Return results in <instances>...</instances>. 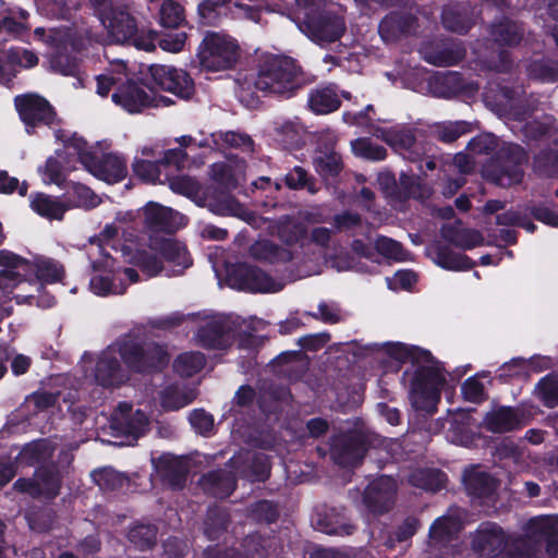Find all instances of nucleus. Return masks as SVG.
<instances>
[{"instance_id":"nucleus-1","label":"nucleus","mask_w":558,"mask_h":558,"mask_svg":"<svg viewBox=\"0 0 558 558\" xmlns=\"http://www.w3.org/2000/svg\"><path fill=\"white\" fill-rule=\"evenodd\" d=\"M137 215L150 234L147 245L134 254L133 263L147 277L161 274L167 277L180 276L192 266L185 244L173 238L154 235L158 232H172L184 226L186 220L183 215L155 202H148Z\"/></svg>"},{"instance_id":"nucleus-2","label":"nucleus","mask_w":558,"mask_h":558,"mask_svg":"<svg viewBox=\"0 0 558 558\" xmlns=\"http://www.w3.org/2000/svg\"><path fill=\"white\" fill-rule=\"evenodd\" d=\"M119 354L125 368L119 364L113 348L99 355L84 354L77 364L76 379L96 384H125L132 379L131 373L150 375L162 371L169 363L167 349L153 341L125 340L119 345Z\"/></svg>"},{"instance_id":"nucleus-3","label":"nucleus","mask_w":558,"mask_h":558,"mask_svg":"<svg viewBox=\"0 0 558 558\" xmlns=\"http://www.w3.org/2000/svg\"><path fill=\"white\" fill-rule=\"evenodd\" d=\"M64 267L50 257L28 260L9 250H0V301L51 307L56 300L45 292L44 284L64 277Z\"/></svg>"},{"instance_id":"nucleus-4","label":"nucleus","mask_w":558,"mask_h":558,"mask_svg":"<svg viewBox=\"0 0 558 558\" xmlns=\"http://www.w3.org/2000/svg\"><path fill=\"white\" fill-rule=\"evenodd\" d=\"M373 348L381 359L388 357L395 362L410 361V365L403 372V384H446L459 380L469 371V366H463L448 375L428 351L401 342L374 344Z\"/></svg>"},{"instance_id":"nucleus-5","label":"nucleus","mask_w":558,"mask_h":558,"mask_svg":"<svg viewBox=\"0 0 558 558\" xmlns=\"http://www.w3.org/2000/svg\"><path fill=\"white\" fill-rule=\"evenodd\" d=\"M86 255L93 270L89 289L96 295L123 294L130 284L140 279L135 269L123 268L98 241L89 242Z\"/></svg>"},{"instance_id":"nucleus-6","label":"nucleus","mask_w":558,"mask_h":558,"mask_svg":"<svg viewBox=\"0 0 558 558\" xmlns=\"http://www.w3.org/2000/svg\"><path fill=\"white\" fill-rule=\"evenodd\" d=\"M66 147L68 151H76L78 161L98 180L114 184L126 178L128 162L122 155L109 151L99 156L97 147L87 146L77 135L72 136Z\"/></svg>"},{"instance_id":"nucleus-7","label":"nucleus","mask_w":558,"mask_h":558,"mask_svg":"<svg viewBox=\"0 0 558 558\" xmlns=\"http://www.w3.org/2000/svg\"><path fill=\"white\" fill-rule=\"evenodd\" d=\"M36 39L47 44L54 51L49 58V69L62 75H76L78 71V61L71 58L69 49L82 52L86 49L85 41L90 44V39L74 38L72 33L65 28H51L46 31L44 27H37L34 31Z\"/></svg>"},{"instance_id":"nucleus-8","label":"nucleus","mask_w":558,"mask_h":558,"mask_svg":"<svg viewBox=\"0 0 558 558\" xmlns=\"http://www.w3.org/2000/svg\"><path fill=\"white\" fill-rule=\"evenodd\" d=\"M299 70L291 58L266 57L259 68L255 86L258 90L290 97L298 88Z\"/></svg>"},{"instance_id":"nucleus-9","label":"nucleus","mask_w":558,"mask_h":558,"mask_svg":"<svg viewBox=\"0 0 558 558\" xmlns=\"http://www.w3.org/2000/svg\"><path fill=\"white\" fill-rule=\"evenodd\" d=\"M239 56L238 41L229 35L215 32L205 35L197 50L201 66L211 72L232 69Z\"/></svg>"},{"instance_id":"nucleus-10","label":"nucleus","mask_w":558,"mask_h":558,"mask_svg":"<svg viewBox=\"0 0 558 558\" xmlns=\"http://www.w3.org/2000/svg\"><path fill=\"white\" fill-rule=\"evenodd\" d=\"M368 447V439L362 432H340L330 439V457L341 468H356L363 461Z\"/></svg>"},{"instance_id":"nucleus-11","label":"nucleus","mask_w":558,"mask_h":558,"mask_svg":"<svg viewBox=\"0 0 558 558\" xmlns=\"http://www.w3.org/2000/svg\"><path fill=\"white\" fill-rule=\"evenodd\" d=\"M94 4L101 24L113 41L126 43L133 37L136 23L123 5L114 0H94Z\"/></svg>"},{"instance_id":"nucleus-12","label":"nucleus","mask_w":558,"mask_h":558,"mask_svg":"<svg viewBox=\"0 0 558 558\" xmlns=\"http://www.w3.org/2000/svg\"><path fill=\"white\" fill-rule=\"evenodd\" d=\"M299 28L312 41L319 46L335 43L345 32V24L342 17L337 15H325L316 19L305 13V19L299 24Z\"/></svg>"},{"instance_id":"nucleus-13","label":"nucleus","mask_w":558,"mask_h":558,"mask_svg":"<svg viewBox=\"0 0 558 558\" xmlns=\"http://www.w3.org/2000/svg\"><path fill=\"white\" fill-rule=\"evenodd\" d=\"M396 495V481L391 476H380L366 486L362 500L368 512L381 515L393 508Z\"/></svg>"},{"instance_id":"nucleus-14","label":"nucleus","mask_w":558,"mask_h":558,"mask_svg":"<svg viewBox=\"0 0 558 558\" xmlns=\"http://www.w3.org/2000/svg\"><path fill=\"white\" fill-rule=\"evenodd\" d=\"M231 326L222 314L204 315L196 332L197 342L208 349H225L230 344Z\"/></svg>"},{"instance_id":"nucleus-15","label":"nucleus","mask_w":558,"mask_h":558,"mask_svg":"<svg viewBox=\"0 0 558 558\" xmlns=\"http://www.w3.org/2000/svg\"><path fill=\"white\" fill-rule=\"evenodd\" d=\"M112 100L130 113L141 112L148 107L168 106L170 104L168 98L148 94L144 88L131 82L119 87L113 93Z\"/></svg>"},{"instance_id":"nucleus-16","label":"nucleus","mask_w":558,"mask_h":558,"mask_svg":"<svg viewBox=\"0 0 558 558\" xmlns=\"http://www.w3.org/2000/svg\"><path fill=\"white\" fill-rule=\"evenodd\" d=\"M315 525L320 532L329 535L349 536L356 530L350 522L344 507L327 504L316 507Z\"/></svg>"},{"instance_id":"nucleus-17","label":"nucleus","mask_w":558,"mask_h":558,"mask_svg":"<svg viewBox=\"0 0 558 558\" xmlns=\"http://www.w3.org/2000/svg\"><path fill=\"white\" fill-rule=\"evenodd\" d=\"M149 71L157 87L184 99L193 95L194 85L185 71L167 65H153Z\"/></svg>"},{"instance_id":"nucleus-18","label":"nucleus","mask_w":558,"mask_h":558,"mask_svg":"<svg viewBox=\"0 0 558 558\" xmlns=\"http://www.w3.org/2000/svg\"><path fill=\"white\" fill-rule=\"evenodd\" d=\"M527 423L529 418L523 410L507 405L487 412L483 418L485 429L494 434L519 430Z\"/></svg>"},{"instance_id":"nucleus-19","label":"nucleus","mask_w":558,"mask_h":558,"mask_svg":"<svg viewBox=\"0 0 558 558\" xmlns=\"http://www.w3.org/2000/svg\"><path fill=\"white\" fill-rule=\"evenodd\" d=\"M462 482L466 494L473 499H492L500 485V481L487 471L481 470L480 465H471L465 469Z\"/></svg>"},{"instance_id":"nucleus-20","label":"nucleus","mask_w":558,"mask_h":558,"mask_svg":"<svg viewBox=\"0 0 558 558\" xmlns=\"http://www.w3.org/2000/svg\"><path fill=\"white\" fill-rule=\"evenodd\" d=\"M553 362L547 356H537L531 360L513 359L505 363L495 379L504 381H527L532 373H541L550 368Z\"/></svg>"},{"instance_id":"nucleus-21","label":"nucleus","mask_w":558,"mask_h":558,"mask_svg":"<svg viewBox=\"0 0 558 558\" xmlns=\"http://www.w3.org/2000/svg\"><path fill=\"white\" fill-rule=\"evenodd\" d=\"M257 405L267 420L278 422L289 407L290 386H258Z\"/></svg>"},{"instance_id":"nucleus-22","label":"nucleus","mask_w":558,"mask_h":558,"mask_svg":"<svg viewBox=\"0 0 558 558\" xmlns=\"http://www.w3.org/2000/svg\"><path fill=\"white\" fill-rule=\"evenodd\" d=\"M510 165L497 169L494 165L483 168V175L500 186H509L521 182L523 172L520 165L525 161V153L519 145L508 146Z\"/></svg>"},{"instance_id":"nucleus-23","label":"nucleus","mask_w":558,"mask_h":558,"mask_svg":"<svg viewBox=\"0 0 558 558\" xmlns=\"http://www.w3.org/2000/svg\"><path fill=\"white\" fill-rule=\"evenodd\" d=\"M203 206L220 216H234L247 222L254 220V214L244 208L233 197L218 187L209 186L204 192Z\"/></svg>"},{"instance_id":"nucleus-24","label":"nucleus","mask_w":558,"mask_h":558,"mask_svg":"<svg viewBox=\"0 0 558 558\" xmlns=\"http://www.w3.org/2000/svg\"><path fill=\"white\" fill-rule=\"evenodd\" d=\"M154 463L166 486L172 490H181L185 487L189 464L184 458L172 453H162L157 460H154Z\"/></svg>"},{"instance_id":"nucleus-25","label":"nucleus","mask_w":558,"mask_h":558,"mask_svg":"<svg viewBox=\"0 0 558 558\" xmlns=\"http://www.w3.org/2000/svg\"><path fill=\"white\" fill-rule=\"evenodd\" d=\"M473 549L481 556L497 557L504 553L507 539L504 530L495 522L482 523L473 538Z\"/></svg>"},{"instance_id":"nucleus-26","label":"nucleus","mask_w":558,"mask_h":558,"mask_svg":"<svg viewBox=\"0 0 558 558\" xmlns=\"http://www.w3.org/2000/svg\"><path fill=\"white\" fill-rule=\"evenodd\" d=\"M15 107L21 119L26 125H35L38 122L46 124L53 119V111L49 102L34 94L17 96L15 98Z\"/></svg>"},{"instance_id":"nucleus-27","label":"nucleus","mask_w":558,"mask_h":558,"mask_svg":"<svg viewBox=\"0 0 558 558\" xmlns=\"http://www.w3.org/2000/svg\"><path fill=\"white\" fill-rule=\"evenodd\" d=\"M240 283L239 288L251 292L272 293L284 287V282L276 280L258 268L239 265L235 269Z\"/></svg>"},{"instance_id":"nucleus-28","label":"nucleus","mask_w":558,"mask_h":558,"mask_svg":"<svg viewBox=\"0 0 558 558\" xmlns=\"http://www.w3.org/2000/svg\"><path fill=\"white\" fill-rule=\"evenodd\" d=\"M72 140V136L64 141L63 151H58L54 157L48 158L44 168H40L41 178L45 184H57L60 185L65 178V173L73 170L75 167L66 160L70 156H76V151L71 149L68 151V144Z\"/></svg>"},{"instance_id":"nucleus-29","label":"nucleus","mask_w":558,"mask_h":558,"mask_svg":"<svg viewBox=\"0 0 558 558\" xmlns=\"http://www.w3.org/2000/svg\"><path fill=\"white\" fill-rule=\"evenodd\" d=\"M440 386H411L408 397L412 409L422 414L432 416L437 412L440 402Z\"/></svg>"},{"instance_id":"nucleus-30","label":"nucleus","mask_w":558,"mask_h":558,"mask_svg":"<svg viewBox=\"0 0 558 558\" xmlns=\"http://www.w3.org/2000/svg\"><path fill=\"white\" fill-rule=\"evenodd\" d=\"M203 489L215 498H228L236 488V480L226 470H211L201 478Z\"/></svg>"},{"instance_id":"nucleus-31","label":"nucleus","mask_w":558,"mask_h":558,"mask_svg":"<svg viewBox=\"0 0 558 558\" xmlns=\"http://www.w3.org/2000/svg\"><path fill=\"white\" fill-rule=\"evenodd\" d=\"M34 476L40 484L41 495L45 499L53 500L60 495L63 476L59 462L50 461L36 466Z\"/></svg>"},{"instance_id":"nucleus-32","label":"nucleus","mask_w":558,"mask_h":558,"mask_svg":"<svg viewBox=\"0 0 558 558\" xmlns=\"http://www.w3.org/2000/svg\"><path fill=\"white\" fill-rule=\"evenodd\" d=\"M198 393L197 386H165L159 393L160 407L166 412L178 411L191 404Z\"/></svg>"},{"instance_id":"nucleus-33","label":"nucleus","mask_w":558,"mask_h":558,"mask_svg":"<svg viewBox=\"0 0 558 558\" xmlns=\"http://www.w3.org/2000/svg\"><path fill=\"white\" fill-rule=\"evenodd\" d=\"M276 537L258 531L245 535L240 549L245 558H269L276 547Z\"/></svg>"},{"instance_id":"nucleus-34","label":"nucleus","mask_w":558,"mask_h":558,"mask_svg":"<svg viewBox=\"0 0 558 558\" xmlns=\"http://www.w3.org/2000/svg\"><path fill=\"white\" fill-rule=\"evenodd\" d=\"M461 529L462 524L458 518L452 515L439 517L429 527V542L433 546L445 547L458 537Z\"/></svg>"},{"instance_id":"nucleus-35","label":"nucleus","mask_w":558,"mask_h":558,"mask_svg":"<svg viewBox=\"0 0 558 558\" xmlns=\"http://www.w3.org/2000/svg\"><path fill=\"white\" fill-rule=\"evenodd\" d=\"M148 425L149 420L142 410H136L132 415L114 418L112 422L114 430L133 441H137L145 435Z\"/></svg>"},{"instance_id":"nucleus-36","label":"nucleus","mask_w":558,"mask_h":558,"mask_svg":"<svg viewBox=\"0 0 558 558\" xmlns=\"http://www.w3.org/2000/svg\"><path fill=\"white\" fill-rule=\"evenodd\" d=\"M373 134L401 155L410 153V149L415 145L414 135L411 130L376 128Z\"/></svg>"},{"instance_id":"nucleus-37","label":"nucleus","mask_w":558,"mask_h":558,"mask_svg":"<svg viewBox=\"0 0 558 558\" xmlns=\"http://www.w3.org/2000/svg\"><path fill=\"white\" fill-rule=\"evenodd\" d=\"M447 481V474L435 468L418 469L410 475V483L413 486L433 493L444 489Z\"/></svg>"},{"instance_id":"nucleus-38","label":"nucleus","mask_w":558,"mask_h":558,"mask_svg":"<svg viewBox=\"0 0 558 558\" xmlns=\"http://www.w3.org/2000/svg\"><path fill=\"white\" fill-rule=\"evenodd\" d=\"M31 207L41 217L57 220H61L68 210L64 202L44 193H36L31 196Z\"/></svg>"},{"instance_id":"nucleus-39","label":"nucleus","mask_w":558,"mask_h":558,"mask_svg":"<svg viewBox=\"0 0 558 558\" xmlns=\"http://www.w3.org/2000/svg\"><path fill=\"white\" fill-rule=\"evenodd\" d=\"M308 106L317 114H327L339 108L340 100L333 87H319L311 92Z\"/></svg>"},{"instance_id":"nucleus-40","label":"nucleus","mask_w":558,"mask_h":558,"mask_svg":"<svg viewBox=\"0 0 558 558\" xmlns=\"http://www.w3.org/2000/svg\"><path fill=\"white\" fill-rule=\"evenodd\" d=\"M53 448L45 439H39L26 444L21 452L20 457L22 462L29 466H38L44 463H49L52 457Z\"/></svg>"},{"instance_id":"nucleus-41","label":"nucleus","mask_w":558,"mask_h":558,"mask_svg":"<svg viewBox=\"0 0 558 558\" xmlns=\"http://www.w3.org/2000/svg\"><path fill=\"white\" fill-rule=\"evenodd\" d=\"M412 24L411 16L391 14L380 22L378 31L385 41H392L400 35L410 32Z\"/></svg>"},{"instance_id":"nucleus-42","label":"nucleus","mask_w":558,"mask_h":558,"mask_svg":"<svg viewBox=\"0 0 558 558\" xmlns=\"http://www.w3.org/2000/svg\"><path fill=\"white\" fill-rule=\"evenodd\" d=\"M250 254L259 260L270 263L288 262L291 259V253L283 247L271 243L268 240L256 241L250 248Z\"/></svg>"},{"instance_id":"nucleus-43","label":"nucleus","mask_w":558,"mask_h":558,"mask_svg":"<svg viewBox=\"0 0 558 558\" xmlns=\"http://www.w3.org/2000/svg\"><path fill=\"white\" fill-rule=\"evenodd\" d=\"M205 534L210 541L219 539L230 525V514L220 508H210L205 520Z\"/></svg>"},{"instance_id":"nucleus-44","label":"nucleus","mask_w":558,"mask_h":558,"mask_svg":"<svg viewBox=\"0 0 558 558\" xmlns=\"http://www.w3.org/2000/svg\"><path fill=\"white\" fill-rule=\"evenodd\" d=\"M99 197L87 186L73 183L71 190L66 193V201L64 202L69 208L78 207L90 209L99 204Z\"/></svg>"},{"instance_id":"nucleus-45","label":"nucleus","mask_w":558,"mask_h":558,"mask_svg":"<svg viewBox=\"0 0 558 558\" xmlns=\"http://www.w3.org/2000/svg\"><path fill=\"white\" fill-rule=\"evenodd\" d=\"M128 78L126 65L122 60H114L110 62V70L108 73L100 74L96 77L98 95L105 97L110 92L112 85Z\"/></svg>"},{"instance_id":"nucleus-46","label":"nucleus","mask_w":558,"mask_h":558,"mask_svg":"<svg viewBox=\"0 0 558 558\" xmlns=\"http://www.w3.org/2000/svg\"><path fill=\"white\" fill-rule=\"evenodd\" d=\"M128 538L137 549L148 550L157 542V527L154 524L137 523L130 529Z\"/></svg>"},{"instance_id":"nucleus-47","label":"nucleus","mask_w":558,"mask_h":558,"mask_svg":"<svg viewBox=\"0 0 558 558\" xmlns=\"http://www.w3.org/2000/svg\"><path fill=\"white\" fill-rule=\"evenodd\" d=\"M434 260L441 268L453 271L469 270L474 265L468 256L446 248H438Z\"/></svg>"},{"instance_id":"nucleus-48","label":"nucleus","mask_w":558,"mask_h":558,"mask_svg":"<svg viewBox=\"0 0 558 558\" xmlns=\"http://www.w3.org/2000/svg\"><path fill=\"white\" fill-rule=\"evenodd\" d=\"M247 517L257 523H275L279 518L278 505L267 499L257 500L247 508Z\"/></svg>"},{"instance_id":"nucleus-49","label":"nucleus","mask_w":558,"mask_h":558,"mask_svg":"<svg viewBox=\"0 0 558 558\" xmlns=\"http://www.w3.org/2000/svg\"><path fill=\"white\" fill-rule=\"evenodd\" d=\"M205 365V357L199 352H185L180 354L174 363L173 368L177 374H179L182 377H191L198 372L202 371V368Z\"/></svg>"},{"instance_id":"nucleus-50","label":"nucleus","mask_w":558,"mask_h":558,"mask_svg":"<svg viewBox=\"0 0 558 558\" xmlns=\"http://www.w3.org/2000/svg\"><path fill=\"white\" fill-rule=\"evenodd\" d=\"M558 531V521L549 515L532 518L526 523V533L537 542Z\"/></svg>"},{"instance_id":"nucleus-51","label":"nucleus","mask_w":558,"mask_h":558,"mask_svg":"<svg viewBox=\"0 0 558 558\" xmlns=\"http://www.w3.org/2000/svg\"><path fill=\"white\" fill-rule=\"evenodd\" d=\"M211 141L217 147H235L247 153H252L254 150L253 141L246 134L235 132L211 134Z\"/></svg>"},{"instance_id":"nucleus-52","label":"nucleus","mask_w":558,"mask_h":558,"mask_svg":"<svg viewBox=\"0 0 558 558\" xmlns=\"http://www.w3.org/2000/svg\"><path fill=\"white\" fill-rule=\"evenodd\" d=\"M275 131L278 141L283 143L287 147H296L302 142L303 129L292 121H277L275 122Z\"/></svg>"},{"instance_id":"nucleus-53","label":"nucleus","mask_w":558,"mask_h":558,"mask_svg":"<svg viewBox=\"0 0 558 558\" xmlns=\"http://www.w3.org/2000/svg\"><path fill=\"white\" fill-rule=\"evenodd\" d=\"M253 4L235 1L233 3L234 15L238 19L248 20L255 23L260 22V13L263 10H269L268 0H250Z\"/></svg>"},{"instance_id":"nucleus-54","label":"nucleus","mask_w":558,"mask_h":558,"mask_svg":"<svg viewBox=\"0 0 558 558\" xmlns=\"http://www.w3.org/2000/svg\"><path fill=\"white\" fill-rule=\"evenodd\" d=\"M26 520L32 531L46 533L52 529L54 515L51 510L41 508L28 512Z\"/></svg>"},{"instance_id":"nucleus-55","label":"nucleus","mask_w":558,"mask_h":558,"mask_svg":"<svg viewBox=\"0 0 558 558\" xmlns=\"http://www.w3.org/2000/svg\"><path fill=\"white\" fill-rule=\"evenodd\" d=\"M247 478L251 482H265L270 476V464L264 453H254L247 464Z\"/></svg>"},{"instance_id":"nucleus-56","label":"nucleus","mask_w":558,"mask_h":558,"mask_svg":"<svg viewBox=\"0 0 558 558\" xmlns=\"http://www.w3.org/2000/svg\"><path fill=\"white\" fill-rule=\"evenodd\" d=\"M351 146L356 156L369 160H383L386 157V149L383 146L374 144L368 138H357L351 143Z\"/></svg>"},{"instance_id":"nucleus-57","label":"nucleus","mask_w":558,"mask_h":558,"mask_svg":"<svg viewBox=\"0 0 558 558\" xmlns=\"http://www.w3.org/2000/svg\"><path fill=\"white\" fill-rule=\"evenodd\" d=\"M494 39L502 45H515L521 39L520 27L512 22L505 21L496 26L492 32Z\"/></svg>"},{"instance_id":"nucleus-58","label":"nucleus","mask_w":558,"mask_h":558,"mask_svg":"<svg viewBox=\"0 0 558 558\" xmlns=\"http://www.w3.org/2000/svg\"><path fill=\"white\" fill-rule=\"evenodd\" d=\"M189 421L194 430L202 436L208 437L214 432V416L204 409H194L190 413Z\"/></svg>"},{"instance_id":"nucleus-59","label":"nucleus","mask_w":558,"mask_h":558,"mask_svg":"<svg viewBox=\"0 0 558 558\" xmlns=\"http://www.w3.org/2000/svg\"><path fill=\"white\" fill-rule=\"evenodd\" d=\"M341 407L351 409L361 402L366 386H331Z\"/></svg>"},{"instance_id":"nucleus-60","label":"nucleus","mask_w":558,"mask_h":558,"mask_svg":"<svg viewBox=\"0 0 558 558\" xmlns=\"http://www.w3.org/2000/svg\"><path fill=\"white\" fill-rule=\"evenodd\" d=\"M496 147V137L493 134L486 133L472 138L468 144L466 150L475 158L481 155H488L493 153Z\"/></svg>"},{"instance_id":"nucleus-61","label":"nucleus","mask_w":558,"mask_h":558,"mask_svg":"<svg viewBox=\"0 0 558 558\" xmlns=\"http://www.w3.org/2000/svg\"><path fill=\"white\" fill-rule=\"evenodd\" d=\"M420 526V520L415 517H407L401 524L390 534L388 538L389 546H392L393 542L402 543L410 539Z\"/></svg>"},{"instance_id":"nucleus-62","label":"nucleus","mask_w":558,"mask_h":558,"mask_svg":"<svg viewBox=\"0 0 558 558\" xmlns=\"http://www.w3.org/2000/svg\"><path fill=\"white\" fill-rule=\"evenodd\" d=\"M132 169L134 174L145 182L155 183L159 181L160 170L157 162L135 158Z\"/></svg>"},{"instance_id":"nucleus-63","label":"nucleus","mask_w":558,"mask_h":558,"mask_svg":"<svg viewBox=\"0 0 558 558\" xmlns=\"http://www.w3.org/2000/svg\"><path fill=\"white\" fill-rule=\"evenodd\" d=\"M183 21L182 8L172 1H165L160 8V23L165 27H178Z\"/></svg>"},{"instance_id":"nucleus-64","label":"nucleus","mask_w":558,"mask_h":558,"mask_svg":"<svg viewBox=\"0 0 558 558\" xmlns=\"http://www.w3.org/2000/svg\"><path fill=\"white\" fill-rule=\"evenodd\" d=\"M377 251L391 259L403 262L408 259V253L402 248L401 244L389 238H378L376 241Z\"/></svg>"}]
</instances>
